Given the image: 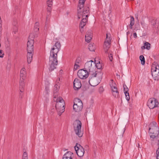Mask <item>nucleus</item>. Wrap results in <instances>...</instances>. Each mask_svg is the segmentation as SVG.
Segmentation results:
<instances>
[{
  "label": "nucleus",
  "instance_id": "obj_1",
  "mask_svg": "<svg viewBox=\"0 0 159 159\" xmlns=\"http://www.w3.org/2000/svg\"><path fill=\"white\" fill-rule=\"evenodd\" d=\"M61 46L60 42H57L50 51L49 62V69L50 71H52L56 68V66L58 63L57 53L60 49Z\"/></svg>",
  "mask_w": 159,
  "mask_h": 159
},
{
  "label": "nucleus",
  "instance_id": "obj_2",
  "mask_svg": "<svg viewBox=\"0 0 159 159\" xmlns=\"http://www.w3.org/2000/svg\"><path fill=\"white\" fill-rule=\"evenodd\" d=\"M102 78L101 73L95 71V73L92 74L91 77H90L89 84L91 86H96L100 83Z\"/></svg>",
  "mask_w": 159,
  "mask_h": 159
},
{
  "label": "nucleus",
  "instance_id": "obj_3",
  "mask_svg": "<svg viewBox=\"0 0 159 159\" xmlns=\"http://www.w3.org/2000/svg\"><path fill=\"white\" fill-rule=\"evenodd\" d=\"M56 108L60 116L64 111L65 102L61 97H59L56 99Z\"/></svg>",
  "mask_w": 159,
  "mask_h": 159
},
{
  "label": "nucleus",
  "instance_id": "obj_4",
  "mask_svg": "<svg viewBox=\"0 0 159 159\" xmlns=\"http://www.w3.org/2000/svg\"><path fill=\"white\" fill-rule=\"evenodd\" d=\"M149 131L152 134L150 135L151 138L154 139L158 135L159 128L156 122H152L150 124Z\"/></svg>",
  "mask_w": 159,
  "mask_h": 159
},
{
  "label": "nucleus",
  "instance_id": "obj_5",
  "mask_svg": "<svg viewBox=\"0 0 159 159\" xmlns=\"http://www.w3.org/2000/svg\"><path fill=\"white\" fill-rule=\"evenodd\" d=\"M73 126L74 131L76 134L79 137L82 136L83 131L81 129L82 123L80 120H76L73 123Z\"/></svg>",
  "mask_w": 159,
  "mask_h": 159
},
{
  "label": "nucleus",
  "instance_id": "obj_6",
  "mask_svg": "<svg viewBox=\"0 0 159 159\" xmlns=\"http://www.w3.org/2000/svg\"><path fill=\"white\" fill-rule=\"evenodd\" d=\"M89 12V7H86L84 8L82 12V15L81 17L82 18V20L80 24V27L83 28L86 25L88 15Z\"/></svg>",
  "mask_w": 159,
  "mask_h": 159
},
{
  "label": "nucleus",
  "instance_id": "obj_7",
  "mask_svg": "<svg viewBox=\"0 0 159 159\" xmlns=\"http://www.w3.org/2000/svg\"><path fill=\"white\" fill-rule=\"evenodd\" d=\"M34 36L33 34H30L28 38L27 44V50L28 52L34 51Z\"/></svg>",
  "mask_w": 159,
  "mask_h": 159
},
{
  "label": "nucleus",
  "instance_id": "obj_8",
  "mask_svg": "<svg viewBox=\"0 0 159 159\" xmlns=\"http://www.w3.org/2000/svg\"><path fill=\"white\" fill-rule=\"evenodd\" d=\"M83 107V104L81 100L78 98L75 99L73 106L74 110L76 112H79L82 110Z\"/></svg>",
  "mask_w": 159,
  "mask_h": 159
},
{
  "label": "nucleus",
  "instance_id": "obj_9",
  "mask_svg": "<svg viewBox=\"0 0 159 159\" xmlns=\"http://www.w3.org/2000/svg\"><path fill=\"white\" fill-rule=\"evenodd\" d=\"M109 84L111 90L112 92L113 96L115 98H119V92L117 90L116 84L113 82V80H111Z\"/></svg>",
  "mask_w": 159,
  "mask_h": 159
},
{
  "label": "nucleus",
  "instance_id": "obj_10",
  "mask_svg": "<svg viewBox=\"0 0 159 159\" xmlns=\"http://www.w3.org/2000/svg\"><path fill=\"white\" fill-rule=\"evenodd\" d=\"M152 76L155 80L159 79V65L152 66L151 69Z\"/></svg>",
  "mask_w": 159,
  "mask_h": 159
},
{
  "label": "nucleus",
  "instance_id": "obj_11",
  "mask_svg": "<svg viewBox=\"0 0 159 159\" xmlns=\"http://www.w3.org/2000/svg\"><path fill=\"white\" fill-rule=\"evenodd\" d=\"M159 102L155 98H151L149 99L147 105L150 109H152L158 107Z\"/></svg>",
  "mask_w": 159,
  "mask_h": 159
},
{
  "label": "nucleus",
  "instance_id": "obj_12",
  "mask_svg": "<svg viewBox=\"0 0 159 159\" xmlns=\"http://www.w3.org/2000/svg\"><path fill=\"white\" fill-rule=\"evenodd\" d=\"M74 148L77 155L81 157H83L84 154V148L80 145L76 144Z\"/></svg>",
  "mask_w": 159,
  "mask_h": 159
},
{
  "label": "nucleus",
  "instance_id": "obj_13",
  "mask_svg": "<svg viewBox=\"0 0 159 159\" xmlns=\"http://www.w3.org/2000/svg\"><path fill=\"white\" fill-rule=\"evenodd\" d=\"M89 72L84 69L79 70L77 75L81 79H85L89 76Z\"/></svg>",
  "mask_w": 159,
  "mask_h": 159
},
{
  "label": "nucleus",
  "instance_id": "obj_14",
  "mask_svg": "<svg viewBox=\"0 0 159 159\" xmlns=\"http://www.w3.org/2000/svg\"><path fill=\"white\" fill-rule=\"evenodd\" d=\"M93 63L94 64V62L92 60L87 61L85 63L84 65V69L88 71L89 73L93 72V68L92 65Z\"/></svg>",
  "mask_w": 159,
  "mask_h": 159
},
{
  "label": "nucleus",
  "instance_id": "obj_15",
  "mask_svg": "<svg viewBox=\"0 0 159 159\" xmlns=\"http://www.w3.org/2000/svg\"><path fill=\"white\" fill-rule=\"evenodd\" d=\"M85 0H79V4L78 5V17L79 19L81 18L82 15V11L81 9L84 7V5Z\"/></svg>",
  "mask_w": 159,
  "mask_h": 159
},
{
  "label": "nucleus",
  "instance_id": "obj_16",
  "mask_svg": "<svg viewBox=\"0 0 159 159\" xmlns=\"http://www.w3.org/2000/svg\"><path fill=\"white\" fill-rule=\"evenodd\" d=\"M73 85L75 90H78L80 89L81 86L80 81L78 79L76 78L74 80Z\"/></svg>",
  "mask_w": 159,
  "mask_h": 159
},
{
  "label": "nucleus",
  "instance_id": "obj_17",
  "mask_svg": "<svg viewBox=\"0 0 159 159\" xmlns=\"http://www.w3.org/2000/svg\"><path fill=\"white\" fill-rule=\"evenodd\" d=\"M92 35L91 30L88 31L85 36V40L86 42L88 43L90 42L92 39Z\"/></svg>",
  "mask_w": 159,
  "mask_h": 159
},
{
  "label": "nucleus",
  "instance_id": "obj_18",
  "mask_svg": "<svg viewBox=\"0 0 159 159\" xmlns=\"http://www.w3.org/2000/svg\"><path fill=\"white\" fill-rule=\"evenodd\" d=\"M26 70L23 68L20 71V77L21 80H25L26 78Z\"/></svg>",
  "mask_w": 159,
  "mask_h": 159
},
{
  "label": "nucleus",
  "instance_id": "obj_19",
  "mask_svg": "<svg viewBox=\"0 0 159 159\" xmlns=\"http://www.w3.org/2000/svg\"><path fill=\"white\" fill-rule=\"evenodd\" d=\"M123 88L124 91L126 96V99L128 101L130 98L129 93L128 92L129 90L128 88L127 87L126 85L125 84H123Z\"/></svg>",
  "mask_w": 159,
  "mask_h": 159
},
{
  "label": "nucleus",
  "instance_id": "obj_20",
  "mask_svg": "<svg viewBox=\"0 0 159 159\" xmlns=\"http://www.w3.org/2000/svg\"><path fill=\"white\" fill-rule=\"evenodd\" d=\"M34 51L32 52H27V61L28 63H30L31 62L33 58V56L34 54Z\"/></svg>",
  "mask_w": 159,
  "mask_h": 159
},
{
  "label": "nucleus",
  "instance_id": "obj_21",
  "mask_svg": "<svg viewBox=\"0 0 159 159\" xmlns=\"http://www.w3.org/2000/svg\"><path fill=\"white\" fill-rule=\"evenodd\" d=\"M73 153L70 151L67 152L64 155L63 157L69 159H72V156Z\"/></svg>",
  "mask_w": 159,
  "mask_h": 159
},
{
  "label": "nucleus",
  "instance_id": "obj_22",
  "mask_svg": "<svg viewBox=\"0 0 159 159\" xmlns=\"http://www.w3.org/2000/svg\"><path fill=\"white\" fill-rule=\"evenodd\" d=\"M110 43H109V42H104L103 48L105 53L107 52L108 50L110 47Z\"/></svg>",
  "mask_w": 159,
  "mask_h": 159
},
{
  "label": "nucleus",
  "instance_id": "obj_23",
  "mask_svg": "<svg viewBox=\"0 0 159 159\" xmlns=\"http://www.w3.org/2000/svg\"><path fill=\"white\" fill-rule=\"evenodd\" d=\"M24 80H21L20 79V91L22 93L24 91L23 88L24 87Z\"/></svg>",
  "mask_w": 159,
  "mask_h": 159
},
{
  "label": "nucleus",
  "instance_id": "obj_24",
  "mask_svg": "<svg viewBox=\"0 0 159 159\" xmlns=\"http://www.w3.org/2000/svg\"><path fill=\"white\" fill-rule=\"evenodd\" d=\"M131 19L130 20V24L129 25V26L130 29H132V27L134 24V18L133 16H131Z\"/></svg>",
  "mask_w": 159,
  "mask_h": 159
},
{
  "label": "nucleus",
  "instance_id": "obj_25",
  "mask_svg": "<svg viewBox=\"0 0 159 159\" xmlns=\"http://www.w3.org/2000/svg\"><path fill=\"white\" fill-rule=\"evenodd\" d=\"M88 48L91 51H94L95 49V45L93 43H91L88 46Z\"/></svg>",
  "mask_w": 159,
  "mask_h": 159
},
{
  "label": "nucleus",
  "instance_id": "obj_26",
  "mask_svg": "<svg viewBox=\"0 0 159 159\" xmlns=\"http://www.w3.org/2000/svg\"><path fill=\"white\" fill-rule=\"evenodd\" d=\"M94 64H95V66L98 69H100L102 68V64L100 61L97 63L94 62Z\"/></svg>",
  "mask_w": 159,
  "mask_h": 159
},
{
  "label": "nucleus",
  "instance_id": "obj_27",
  "mask_svg": "<svg viewBox=\"0 0 159 159\" xmlns=\"http://www.w3.org/2000/svg\"><path fill=\"white\" fill-rule=\"evenodd\" d=\"M139 59L141 61V64L143 65L145 63V60L144 56L143 55H141L139 57Z\"/></svg>",
  "mask_w": 159,
  "mask_h": 159
},
{
  "label": "nucleus",
  "instance_id": "obj_28",
  "mask_svg": "<svg viewBox=\"0 0 159 159\" xmlns=\"http://www.w3.org/2000/svg\"><path fill=\"white\" fill-rule=\"evenodd\" d=\"M39 23L38 22H36L35 24L34 27V30L35 32L38 31L39 30Z\"/></svg>",
  "mask_w": 159,
  "mask_h": 159
},
{
  "label": "nucleus",
  "instance_id": "obj_29",
  "mask_svg": "<svg viewBox=\"0 0 159 159\" xmlns=\"http://www.w3.org/2000/svg\"><path fill=\"white\" fill-rule=\"evenodd\" d=\"M144 45L146 46V48L148 50H149L150 48V44L148 42H146L144 43Z\"/></svg>",
  "mask_w": 159,
  "mask_h": 159
},
{
  "label": "nucleus",
  "instance_id": "obj_30",
  "mask_svg": "<svg viewBox=\"0 0 159 159\" xmlns=\"http://www.w3.org/2000/svg\"><path fill=\"white\" fill-rule=\"evenodd\" d=\"M54 87L55 88L54 89V93L55 94L56 93V94H57V93L58 90V88L59 87V86H58L57 84H56L54 86Z\"/></svg>",
  "mask_w": 159,
  "mask_h": 159
},
{
  "label": "nucleus",
  "instance_id": "obj_31",
  "mask_svg": "<svg viewBox=\"0 0 159 159\" xmlns=\"http://www.w3.org/2000/svg\"><path fill=\"white\" fill-rule=\"evenodd\" d=\"M108 37V34H106V39L105 40V42H109V43H111L110 42H111V39H110L109 37Z\"/></svg>",
  "mask_w": 159,
  "mask_h": 159
},
{
  "label": "nucleus",
  "instance_id": "obj_32",
  "mask_svg": "<svg viewBox=\"0 0 159 159\" xmlns=\"http://www.w3.org/2000/svg\"><path fill=\"white\" fill-rule=\"evenodd\" d=\"M52 1H49L47 0V4H48V6L49 7H51L52 5Z\"/></svg>",
  "mask_w": 159,
  "mask_h": 159
},
{
  "label": "nucleus",
  "instance_id": "obj_33",
  "mask_svg": "<svg viewBox=\"0 0 159 159\" xmlns=\"http://www.w3.org/2000/svg\"><path fill=\"white\" fill-rule=\"evenodd\" d=\"M81 58L80 57H78L76 59L75 64H78L81 61Z\"/></svg>",
  "mask_w": 159,
  "mask_h": 159
},
{
  "label": "nucleus",
  "instance_id": "obj_34",
  "mask_svg": "<svg viewBox=\"0 0 159 159\" xmlns=\"http://www.w3.org/2000/svg\"><path fill=\"white\" fill-rule=\"evenodd\" d=\"M22 159H28L27 154L26 152L23 153Z\"/></svg>",
  "mask_w": 159,
  "mask_h": 159
},
{
  "label": "nucleus",
  "instance_id": "obj_35",
  "mask_svg": "<svg viewBox=\"0 0 159 159\" xmlns=\"http://www.w3.org/2000/svg\"><path fill=\"white\" fill-rule=\"evenodd\" d=\"M151 22L152 25H154L156 23V20L155 19H153L151 20Z\"/></svg>",
  "mask_w": 159,
  "mask_h": 159
},
{
  "label": "nucleus",
  "instance_id": "obj_36",
  "mask_svg": "<svg viewBox=\"0 0 159 159\" xmlns=\"http://www.w3.org/2000/svg\"><path fill=\"white\" fill-rule=\"evenodd\" d=\"M138 30V29H137L136 30V28H135L133 31V32H134V33L133 34V37L134 38H136L137 37L136 33V32H135L134 30H136V31H137Z\"/></svg>",
  "mask_w": 159,
  "mask_h": 159
},
{
  "label": "nucleus",
  "instance_id": "obj_37",
  "mask_svg": "<svg viewBox=\"0 0 159 159\" xmlns=\"http://www.w3.org/2000/svg\"><path fill=\"white\" fill-rule=\"evenodd\" d=\"M157 159H159V148H158L156 151Z\"/></svg>",
  "mask_w": 159,
  "mask_h": 159
},
{
  "label": "nucleus",
  "instance_id": "obj_38",
  "mask_svg": "<svg viewBox=\"0 0 159 159\" xmlns=\"http://www.w3.org/2000/svg\"><path fill=\"white\" fill-rule=\"evenodd\" d=\"M104 91V89L102 87H100L99 88V91L100 93H102Z\"/></svg>",
  "mask_w": 159,
  "mask_h": 159
},
{
  "label": "nucleus",
  "instance_id": "obj_39",
  "mask_svg": "<svg viewBox=\"0 0 159 159\" xmlns=\"http://www.w3.org/2000/svg\"><path fill=\"white\" fill-rule=\"evenodd\" d=\"M109 58L110 61H112V60L113 59V55L111 53H110V54H109Z\"/></svg>",
  "mask_w": 159,
  "mask_h": 159
},
{
  "label": "nucleus",
  "instance_id": "obj_40",
  "mask_svg": "<svg viewBox=\"0 0 159 159\" xmlns=\"http://www.w3.org/2000/svg\"><path fill=\"white\" fill-rule=\"evenodd\" d=\"M4 54L3 53V51L2 50H0V57H3Z\"/></svg>",
  "mask_w": 159,
  "mask_h": 159
},
{
  "label": "nucleus",
  "instance_id": "obj_41",
  "mask_svg": "<svg viewBox=\"0 0 159 159\" xmlns=\"http://www.w3.org/2000/svg\"><path fill=\"white\" fill-rule=\"evenodd\" d=\"M78 67H79V66L78 64H75L74 66V69L76 70L78 68Z\"/></svg>",
  "mask_w": 159,
  "mask_h": 159
},
{
  "label": "nucleus",
  "instance_id": "obj_42",
  "mask_svg": "<svg viewBox=\"0 0 159 159\" xmlns=\"http://www.w3.org/2000/svg\"><path fill=\"white\" fill-rule=\"evenodd\" d=\"M51 10V7H49L47 8V11L48 12V13H50Z\"/></svg>",
  "mask_w": 159,
  "mask_h": 159
},
{
  "label": "nucleus",
  "instance_id": "obj_43",
  "mask_svg": "<svg viewBox=\"0 0 159 159\" xmlns=\"http://www.w3.org/2000/svg\"><path fill=\"white\" fill-rule=\"evenodd\" d=\"M60 78H57L56 80V83H57V84H59L60 83Z\"/></svg>",
  "mask_w": 159,
  "mask_h": 159
},
{
  "label": "nucleus",
  "instance_id": "obj_44",
  "mask_svg": "<svg viewBox=\"0 0 159 159\" xmlns=\"http://www.w3.org/2000/svg\"><path fill=\"white\" fill-rule=\"evenodd\" d=\"M141 48L142 49H144L146 48V47L144 45V46H142Z\"/></svg>",
  "mask_w": 159,
  "mask_h": 159
},
{
  "label": "nucleus",
  "instance_id": "obj_45",
  "mask_svg": "<svg viewBox=\"0 0 159 159\" xmlns=\"http://www.w3.org/2000/svg\"><path fill=\"white\" fill-rule=\"evenodd\" d=\"M83 28H80V32H81V33H82L83 31Z\"/></svg>",
  "mask_w": 159,
  "mask_h": 159
},
{
  "label": "nucleus",
  "instance_id": "obj_46",
  "mask_svg": "<svg viewBox=\"0 0 159 159\" xmlns=\"http://www.w3.org/2000/svg\"><path fill=\"white\" fill-rule=\"evenodd\" d=\"M49 90V89L48 87H46L45 88V90L46 91H47V92H48V90Z\"/></svg>",
  "mask_w": 159,
  "mask_h": 159
},
{
  "label": "nucleus",
  "instance_id": "obj_47",
  "mask_svg": "<svg viewBox=\"0 0 159 159\" xmlns=\"http://www.w3.org/2000/svg\"><path fill=\"white\" fill-rule=\"evenodd\" d=\"M116 75L117 76H118L119 78L120 77V75H118V74H116Z\"/></svg>",
  "mask_w": 159,
  "mask_h": 159
},
{
  "label": "nucleus",
  "instance_id": "obj_48",
  "mask_svg": "<svg viewBox=\"0 0 159 159\" xmlns=\"http://www.w3.org/2000/svg\"><path fill=\"white\" fill-rule=\"evenodd\" d=\"M158 148H159V140H158Z\"/></svg>",
  "mask_w": 159,
  "mask_h": 159
},
{
  "label": "nucleus",
  "instance_id": "obj_49",
  "mask_svg": "<svg viewBox=\"0 0 159 159\" xmlns=\"http://www.w3.org/2000/svg\"><path fill=\"white\" fill-rule=\"evenodd\" d=\"M141 25H142L143 24V22H141Z\"/></svg>",
  "mask_w": 159,
  "mask_h": 159
},
{
  "label": "nucleus",
  "instance_id": "obj_50",
  "mask_svg": "<svg viewBox=\"0 0 159 159\" xmlns=\"http://www.w3.org/2000/svg\"><path fill=\"white\" fill-rule=\"evenodd\" d=\"M54 100L55 101V99L56 98V97H54Z\"/></svg>",
  "mask_w": 159,
  "mask_h": 159
}]
</instances>
